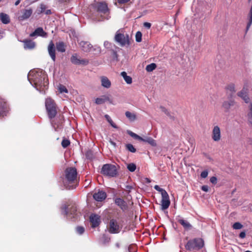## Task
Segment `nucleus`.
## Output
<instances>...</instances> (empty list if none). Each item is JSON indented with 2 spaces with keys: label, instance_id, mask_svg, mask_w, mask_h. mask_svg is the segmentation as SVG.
Here are the masks:
<instances>
[{
  "label": "nucleus",
  "instance_id": "nucleus-13",
  "mask_svg": "<svg viewBox=\"0 0 252 252\" xmlns=\"http://www.w3.org/2000/svg\"><path fill=\"white\" fill-rule=\"evenodd\" d=\"M237 95L242 98L246 103H248L250 102V98L248 96V92L247 88H243L240 92L238 93Z\"/></svg>",
  "mask_w": 252,
  "mask_h": 252
},
{
  "label": "nucleus",
  "instance_id": "nucleus-62",
  "mask_svg": "<svg viewBox=\"0 0 252 252\" xmlns=\"http://www.w3.org/2000/svg\"><path fill=\"white\" fill-rule=\"evenodd\" d=\"M1 0H0V2L1 1Z\"/></svg>",
  "mask_w": 252,
  "mask_h": 252
},
{
  "label": "nucleus",
  "instance_id": "nucleus-4",
  "mask_svg": "<svg viewBox=\"0 0 252 252\" xmlns=\"http://www.w3.org/2000/svg\"><path fill=\"white\" fill-rule=\"evenodd\" d=\"M204 246V241L201 238H195L188 242L185 246L187 250L189 251L198 250Z\"/></svg>",
  "mask_w": 252,
  "mask_h": 252
},
{
  "label": "nucleus",
  "instance_id": "nucleus-9",
  "mask_svg": "<svg viewBox=\"0 0 252 252\" xmlns=\"http://www.w3.org/2000/svg\"><path fill=\"white\" fill-rule=\"evenodd\" d=\"M65 179L69 183L74 181L77 177V171L75 168L70 167L65 170Z\"/></svg>",
  "mask_w": 252,
  "mask_h": 252
},
{
  "label": "nucleus",
  "instance_id": "nucleus-32",
  "mask_svg": "<svg viewBox=\"0 0 252 252\" xmlns=\"http://www.w3.org/2000/svg\"><path fill=\"white\" fill-rule=\"evenodd\" d=\"M227 91H229L231 93L230 96H232V94H234L235 92V85L233 83L228 84L225 88Z\"/></svg>",
  "mask_w": 252,
  "mask_h": 252
},
{
  "label": "nucleus",
  "instance_id": "nucleus-17",
  "mask_svg": "<svg viewBox=\"0 0 252 252\" xmlns=\"http://www.w3.org/2000/svg\"><path fill=\"white\" fill-rule=\"evenodd\" d=\"M48 51L51 59L54 62H55L56 60L55 49L54 44L52 41L48 45Z\"/></svg>",
  "mask_w": 252,
  "mask_h": 252
},
{
  "label": "nucleus",
  "instance_id": "nucleus-34",
  "mask_svg": "<svg viewBox=\"0 0 252 252\" xmlns=\"http://www.w3.org/2000/svg\"><path fill=\"white\" fill-rule=\"evenodd\" d=\"M127 133L132 137L134 138V139H138L139 140L141 141L142 137L139 136L137 134L132 132L130 130H127Z\"/></svg>",
  "mask_w": 252,
  "mask_h": 252
},
{
  "label": "nucleus",
  "instance_id": "nucleus-41",
  "mask_svg": "<svg viewBox=\"0 0 252 252\" xmlns=\"http://www.w3.org/2000/svg\"><path fill=\"white\" fill-rule=\"evenodd\" d=\"M127 168L130 172H133L135 170L136 166L134 163H130L127 165Z\"/></svg>",
  "mask_w": 252,
  "mask_h": 252
},
{
  "label": "nucleus",
  "instance_id": "nucleus-30",
  "mask_svg": "<svg viewBox=\"0 0 252 252\" xmlns=\"http://www.w3.org/2000/svg\"><path fill=\"white\" fill-rule=\"evenodd\" d=\"M107 100H110L109 97L107 96H104L103 98H97L95 99V103L97 104H101L104 103Z\"/></svg>",
  "mask_w": 252,
  "mask_h": 252
},
{
  "label": "nucleus",
  "instance_id": "nucleus-28",
  "mask_svg": "<svg viewBox=\"0 0 252 252\" xmlns=\"http://www.w3.org/2000/svg\"><path fill=\"white\" fill-rule=\"evenodd\" d=\"M121 75L123 77L126 82L128 84L132 83V78L130 76H128L125 71H123L121 73Z\"/></svg>",
  "mask_w": 252,
  "mask_h": 252
},
{
  "label": "nucleus",
  "instance_id": "nucleus-40",
  "mask_svg": "<svg viewBox=\"0 0 252 252\" xmlns=\"http://www.w3.org/2000/svg\"><path fill=\"white\" fill-rule=\"evenodd\" d=\"M126 149L132 153H135L136 152V149L134 147V146L131 144H127L126 145Z\"/></svg>",
  "mask_w": 252,
  "mask_h": 252
},
{
  "label": "nucleus",
  "instance_id": "nucleus-43",
  "mask_svg": "<svg viewBox=\"0 0 252 252\" xmlns=\"http://www.w3.org/2000/svg\"><path fill=\"white\" fill-rule=\"evenodd\" d=\"M58 89H59V92L61 93H68V91H67V89L66 88V87L62 85H60V86L58 87Z\"/></svg>",
  "mask_w": 252,
  "mask_h": 252
},
{
  "label": "nucleus",
  "instance_id": "nucleus-3",
  "mask_svg": "<svg viewBox=\"0 0 252 252\" xmlns=\"http://www.w3.org/2000/svg\"><path fill=\"white\" fill-rule=\"evenodd\" d=\"M62 214L66 217L67 219L72 220L77 219L79 216V213L77 212V209L75 204L67 207L66 205H63L61 207Z\"/></svg>",
  "mask_w": 252,
  "mask_h": 252
},
{
  "label": "nucleus",
  "instance_id": "nucleus-29",
  "mask_svg": "<svg viewBox=\"0 0 252 252\" xmlns=\"http://www.w3.org/2000/svg\"><path fill=\"white\" fill-rule=\"evenodd\" d=\"M126 116L130 121H134L136 119V116L134 113L129 111H126L125 113Z\"/></svg>",
  "mask_w": 252,
  "mask_h": 252
},
{
  "label": "nucleus",
  "instance_id": "nucleus-61",
  "mask_svg": "<svg viewBox=\"0 0 252 252\" xmlns=\"http://www.w3.org/2000/svg\"><path fill=\"white\" fill-rule=\"evenodd\" d=\"M130 247H129V248H128V250H129V251H130Z\"/></svg>",
  "mask_w": 252,
  "mask_h": 252
},
{
  "label": "nucleus",
  "instance_id": "nucleus-48",
  "mask_svg": "<svg viewBox=\"0 0 252 252\" xmlns=\"http://www.w3.org/2000/svg\"><path fill=\"white\" fill-rule=\"evenodd\" d=\"M104 46L105 48L109 49L111 48V44L108 41H106L104 42Z\"/></svg>",
  "mask_w": 252,
  "mask_h": 252
},
{
  "label": "nucleus",
  "instance_id": "nucleus-39",
  "mask_svg": "<svg viewBox=\"0 0 252 252\" xmlns=\"http://www.w3.org/2000/svg\"><path fill=\"white\" fill-rule=\"evenodd\" d=\"M232 227L234 229H240L243 227V225L239 222H236L233 224Z\"/></svg>",
  "mask_w": 252,
  "mask_h": 252
},
{
  "label": "nucleus",
  "instance_id": "nucleus-26",
  "mask_svg": "<svg viewBox=\"0 0 252 252\" xmlns=\"http://www.w3.org/2000/svg\"><path fill=\"white\" fill-rule=\"evenodd\" d=\"M178 221L184 227L185 229L187 230L191 229V225L186 220L183 219H178Z\"/></svg>",
  "mask_w": 252,
  "mask_h": 252
},
{
  "label": "nucleus",
  "instance_id": "nucleus-16",
  "mask_svg": "<svg viewBox=\"0 0 252 252\" xmlns=\"http://www.w3.org/2000/svg\"><path fill=\"white\" fill-rule=\"evenodd\" d=\"M101 85L104 88L109 89L111 86V81L108 77L105 76H102L100 77Z\"/></svg>",
  "mask_w": 252,
  "mask_h": 252
},
{
  "label": "nucleus",
  "instance_id": "nucleus-18",
  "mask_svg": "<svg viewBox=\"0 0 252 252\" xmlns=\"http://www.w3.org/2000/svg\"><path fill=\"white\" fill-rule=\"evenodd\" d=\"M115 203L119 206L122 210L125 211L127 210V205L126 203L121 198H116L115 200Z\"/></svg>",
  "mask_w": 252,
  "mask_h": 252
},
{
  "label": "nucleus",
  "instance_id": "nucleus-20",
  "mask_svg": "<svg viewBox=\"0 0 252 252\" xmlns=\"http://www.w3.org/2000/svg\"><path fill=\"white\" fill-rule=\"evenodd\" d=\"M23 42L24 43V48L25 49L32 50L35 47V43L31 40H25Z\"/></svg>",
  "mask_w": 252,
  "mask_h": 252
},
{
  "label": "nucleus",
  "instance_id": "nucleus-31",
  "mask_svg": "<svg viewBox=\"0 0 252 252\" xmlns=\"http://www.w3.org/2000/svg\"><path fill=\"white\" fill-rule=\"evenodd\" d=\"M56 48L57 50L61 52H64L65 51L64 44L63 42L57 43Z\"/></svg>",
  "mask_w": 252,
  "mask_h": 252
},
{
  "label": "nucleus",
  "instance_id": "nucleus-49",
  "mask_svg": "<svg viewBox=\"0 0 252 252\" xmlns=\"http://www.w3.org/2000/svg\"><path fill=\"white\" fill-rule=\"evenodd\" d=\"M210 182L213 184H215L217 183V179L216 178V177H212L211 178H210Z\"/></svg>",
  "mask_w": 252,
  "mask_h": 252
},
{
  "label": "nucleus",
  "instance_id": "nucleus-25",
  "mask_svg": "<svg viewBox=\"0 0 252 252\" xmlns=\"http://www.w3.org/2000/svg\"><path fill=\"white\" fill-rule=\"evenodd\" d=\"M0 20L4 24H7L10 23V17L7 14L4 13H0Z\"/></svg>",
  "mask_w": 252,
  "mask_h": 252
},
{
  "label": "nucleus",
  "instance_id": "nucleus-15",
  "mask_svg": "<svg viewBox=\"0 0 252 252\" xmlns=\"http://www.w3.org/2000/svg\"><path fill=\"white\" fill-rule=\"evenodd\" d=\"M94 198L97 201H102L106 197V193L102 190H99L93 195Z\"/></svg>",
  "mask_w": 252,
  "mask_h": 252
},
{
  "label": "nucleus",
  "instance_id": "nucleus-35",
  "mask_svg": "<svg viewBox=\"0 0 252 252\" xmlns=\"http://www.w3.org/2000/svg\"><path fill=\"white\" fill-rule=\"evenodd\" d=\"M156 64L155 63H152L150 64L147 65L146 67V70L148 72H151L153 71L156 68Z\"/></svg>",
  "mask_w": 252,
  "mask_h": 252
},
{
  "label": "nucleus",
  "instance_id": "nucleus-45",
  "mask_svg": "<svg viewBox=\"0 0 252 252\" xmlns=\"http://www.w3.org/2000/svg\"><path fill=\"white\" fill-rule=\"evenodd\" d=\"M84 228L82 226H78L76 227V232L79 234H82L84 232Z\"/></svg>",
  "mask_w": 252,
  "mask_h": 252
},
{
  "label": "nucleus",
  "instance_id": "nucleus-57",
  "mask_svg": "<svg viewBox=\"0 0 252 252\" xmlns=\"http://www.w3.org/2000/svg\"><path fill=\"white\" fill-rule=\"evenodd\" d=\"M21 1V0H17L15 2V5H18L20 2Z\"/></svg>",
  "mask_w": 252,
  "mask_h": 252
},
{
  "label": "nucleus",
  "instance_id": "nucleus-63",
  "mask_svg": "<svg viewBox=\"0 0 252 252\" xmlns=\"http://www.w3.org/2000/svg\"><path fill=\"white\" fill-rule=\"evenodd\" d=\"M249 0L250 1L251 0Z\"/></svg>",
  "mask_w": 252,
  "mask_h": 252
},
{
  "label": "nucleus",
  "instance_id": "nucleus-44",
  "mask_svg": "<svg viewBox=\"0 0 252 252\" xmlns=\"http://www.w3.org/2000/svg\"><path fill=\"white\" fill-rule=\"evenodd\" d=\"M70 144V142L67 139H63L62 142V145L63 148H66Z\"/></svg>",
  "mask_w": 252,
  "mask_h": 252
},
{
  "label": "nucleus",
  "instance_id": "nucleus-47",
  "mask_svg": "<svg viewBox=\"0 0 252 252\" xmlns=\"http://www.w3.org/2000/svg\"><path fill=\"white\" fill-rule=\"evenodd\" d=\"M208 172L207 170H204L201 173L200 176L202 178H205L207 177Z\"/></svg>",
  "mask_w": 252,
  "mask_h": 252
},
{
  "label": "nucleus",
  "instance_id": "nucleus-51",
  "mask_svg": "<svg viewBox=\"0 0 252 252\" xmlns=\"http://www.w3.org/2000/svg\"><path fill=\"white\" fill-rule=\"evenodd\" d=\"M144 27H145L147 29H150L151 27V24L150 23L148 22H145L143 24Z\"/></svg>",
  "mask_w": 252,
  "mask_h": 252
},
{
  "label": "nucleus",
  "instance_id": "nucleus-22",
  "mask_svg": "<svg viewBox=\"0 0 252 252\" xmlns=\"http://www.w3.org/2000/svg\"><path fill=\"white\" fill-rule=\"evenodd\" d=\"M247 118L249 126L252 127V103L250 102L249 110L247 112Z\"/></svg>",
  "mask_w": 252,
  "mask_h": 252
},
{
  "label": "nucleus",
  "instance_id": "nucleus-58",
  "mask_svg": "<svg viewBox=\"0 0 252 252\" xmlns=\"http://www.w3.org/2000/svg\"><path fill=\"white\" fill-rule=\"evenodd\" d=\"M64 186H65L66 189H70V186H67L65 184H64Z\"/></svg>",
  "mask_w": 252,
  "mask_h": 252
},
{
  "label": "nucleus",
  "instance_id": "nucleus-5",
  "mask_svg": "<svg viewBox=\"0 0 252 252\" xmlns=\"http://www.w3.org/2000/svg\"><path fill=\"white\" fill-rule=\"evenodd\" d=\"M45 106L49 118L50 119L54 118L57 114L56 107L54 100L50 98H47Z\"/></svg>",
  "mask_w": 252,
  "mask_h": 252
},
{
  "label": "nucleus",
  "instance_id": "nucleus-6",
  "mask_svg": "<svg viewBox=\"0 0 252 252\" xmlns=\"http://www.w3.org/2000/svg\"><path fill=\"white\" fill-rule=\"evenodd\" d=\"M101 173L105 176L113 177L117 175V171L114 165L106 164L102 166Z\"/></svg>",
  "mask_w": 252,
  "mask_h": 252
},
{
  "label": "nucleus",
  "instance_id": "nucleus-56",
  "mask_svg": "<svg viewBox=\"0 0 252 252\" xmlns=\"http://www.w3.org/2000/svg\"><path fill=\"white\" fill-rule=\"evenodd\" d=\"M110 144L113 145L114 147H116V144L115 142H113V141L112 140H110Z\"/></svg>",
  "mask_w": 252,
  "mask_h": 252
},
{
  "label": "nucleus",
  "instance_id": "nucleus-10",
  "mask_svg": "<svg viewBox=\"0 0 252 252\" xmlns=\"http://www.w3.org/2000/svg\"><path fill=\"white\" fill-rule=\"evenodd\" d=\"M79 44L82 50L85 52H90L93 50H97L98 52L100 51V49L99 47H95V46H94L93 48L92 44L88 41H81L79 43Z\"/></svg>",
  "mask_w": 252,
  "mask_h": 252
},
{
  "label": "nucleus",
  "instance_id": "nucleus-52",
  "mask_svg": "<svg viewBox=\"0 0 252 252\" xmlns=\"http://www.w3.org/2000/svg\"><path fill=\"white\" fill-rule=\"evenodd\" d=\"M246 237V232L245 231H242L239 234V237L243 239Z\"/></svg>",
  "mask_w": 252,
  "mask_h": 252
},
{
  "label": "nucleus",
  "instance_id": "nucleus-60",
  "mask_svg": "<svg viewBox=\"0 0 252 252\" xmlns=\"http://www.w3.org/2000/svg\"><path fill=\"white\" fill-rule=\"evenodd\" d=\"M49 13H50V10H48V11L46 12V13H47V14H48Z\"/></svg>",
  "mask_w": 252,
  "mask_h": 252
},
{
  "label": "nucleus",
  "instance_id": "nucleus-11",
  "mask_svg": "<svg viewBox=\"0 0 252 252\" xmlns=\"http://www.w3.org/2000/svg\"><path fill=\"white\" fill-rule=\"evenodd\" d=\"M70 61L74 64L83 65H87L89 62L88 60L81 59L76 54H74L72 55L70 58Z\"/></svg>",
  "mask_w": 252,
  "mask_h": 252
},
{
  "label": "nucleus",
  "instance_id": "nucleus-59",
  "mask_svg": "<svg viewBox=\"0 0 252 252\" xmlns=\"http://www.w3.org/2000/svg\"><path fill=\"white\" fill-rule=\"evenodd\" d=\"M89 152L87 153V155H86L87 157V158H90L89 157Z\"/></svg>",
  "mask_w": 252,
  "mask_h": 252
},
{
  "label": "nucleus",
  "instance_id": "nucleus-7",
  "mask_svg": "<svg viewBox=\"0 0 252 252\" xmlns=\"http://www.w3.org/2000/svg\"><path fill=\"white\" fill-rule=\"evenodd\" d=\"M115 40L121 46H125L129 44V35L120 33V31L117 32L115 36Z\"/></svg>",
  "mask_w": 252,
  "mask_h": 252
},
{
  "label": "nucleus",
  "instance_id": "nucleus-23",
  "mask_svg": "<svg viewBox=\"0 0 252 252\" xmlns=\"http://www.w3.org/2000/svg\"><path fill=\"white\" fill-rule=\"evenodd\" d=\"M212 138L214 141H218L220 139V129L218 126L214 127L213 130Z\"/></svg>",
  "mask_w": 252,
  "mask_h": 252
},
{
  "label": "nucleus",
  "instance_id": "nucleus-33",
  "mask_svg": "<svg viewBox=\"0 0 252 252\" xmlns=\"http://www.w3.org/2000/svg\"><path fill=\"white\" fill-rule=\"evenodd\" d=\"M249 21L248 23L247 24V26L246 27V32H247L249 28H250L252 24V6L250 9V13H249Z\"/></svg>",
  "mask_w": 252,
  "mask_h": 252
},
{
  "label": "nucleus",
  "instance_id": "nucleus-37",
  "mask_svg": "<svg viewBox=\"0 0 252 252\" xmlns=\"http://www.w3.org/2000/svg\"><path fill=\"white\" fill-rule=\"evenodd\" d=\"M234 104V101L230 100L227 102H224L223 104V106L226 109H228L231 106H232Z\"/></svg>",
  "mask_w": 252,
  "mask_h": 252
},
{
  "label": "nucleus",
  "instance_id": "nucleus-24",
  "mask_svg": "<svg viewBox=\"0 0 252 252\" xmlns=\"http://www.w3.org/2000/svg\"><path fill=\"white\" fill-rule=\"evenodd\" d=\"M141 141L148 143L153 147H156L157 146L156 140L151 137L146 136L143 138L142 137Z\"/></svg>",
  "mask_w": 252,
  "mask_h": 252
},
{
  "label": "nucleus",
  "instance_id": "nucleus-1",
  "mask_svg": "<svg viewBox=\"0 0 252 252\" xmlns=\"http://www.w3.org/2000/svg\"><path fill=\"white\" fill-rule=\"evenodd\" d=\"M28 79L37 90L45 92L48 84L47 75L42 70H31L28 75Z\"/></svg>",
  "mask_w": 252,
  "mask_h": 252
},
{
  "label": "nucleus",
  "instance_id": "nucleus-53",
  "mask_svg": "<svg viewBox=\"0 0 252 252\" xmlns=\"http://www.w3.org/2000/svg\"><path fill=\"white\" fill-rule=\"evenodd\" d=\"M160 108L161 109V110L164 112L165 114H166L167 115H168V112L167 111V110L163 106H160Z\"/></svg>",
  "mask_w": 252,
  "mask_h": 252
},
{
  "label": "nucleus",
  "instance_id": "nucleus-14",
  "mask_svg": "<svg viewBox=\"0 0 252 252\" xmlns=\"http://www.w3.org/2000/svg\"><path fill=\"white\" fill-rule=\"evenodd\" d=\"M90 220L92 223V227L94 228L98 226L100 222L99 216L95 214H92L90 216Z\"/></svg>",
  "mask_w": 252,
  "mask_h": 252
},
{
  "label": "nucleus",
  "instance_id": "nucleus-42",
  "mask_svg": "<svg viewBox=\"0 0 252 252\" xmlns=\"http://www.w3.org/2000/svg\"><path fill=\"white\" fill-rule=\"evenodd\" d=\"M135 40L137 42H140L142 40V33L140 32H137L135 35Z\"/></svg>",
  "mask_w": 252,
  "mask_h": 252
},
{
  "label": "nucleus",
  "instance_id": "nucleus-54",
  "mask_svg": "<svg viewBox=\"0 0 252 252\" xmlns=\"http://www.w3.org/2000/svg\"><path fill=\"white\" fill-rule=\"evenodd\" d=\"M129 0H118L119 3H125L128 2Z\"/></svg>",
  "mask_w": 252,
  "mask_h": 252
},
{
  "label": "nucleus",
  "instance_id": "nucleus-8",
  "mask_svg": "<svg viewBox=\"0 0 252 252\" xmlns=\"http://www.w3.org/2000/svg\"><path fill=\"white\" fill-rule=\"evenodd\" d=\"M122 228V225L120 224L116 220L113 219L110 220L108 231L110 233H118Z\"/></svg>",
  "mask_w": 252,
  "mask_h": 252
},
{
  "label": "nucleus",
  "instance_id": "nucleus-12",
  "mask_svg": "<svg viewBox=\"0 0 252 252\" xmlns=\"http://www.w3.org/2000/svg\"><path fill=\"white\" fill-rule=\"evenodd\" d=\"M161 196V209L162 210L167 209L169 207L170 204L169 195L167 193L166 194L163 193V195Z\"/></svg>",
  "mask_w": 252,
  "mask_h": 252
},
{
  "label": "nucleus",
  "instance_id": "nucleus-46",
  "mask_svg": "<svg viewBox=\"0 0 252 252\" xmlns=\"http://www.w3.org/2000/svg\"><path fill=\"white\" fill-rule=\"evenodd\" d=\"M109 240H110V238L109 237H108L107 236H106L104 234L103 235L102 238H101V241L103 242V243L106 244V243L109 242Z\"/></svg>",
  "mask_w": 252,
  "mask_h": 252
},
{
  "label": "nucleus",
  "instance_id": "nucleus-19",
  "mask_svg": "<svg viewBox=\"0 0 252 252\" xmlns=\"http://www.w3.org/2000/svg\"><path fill=\"white\" fill-rule=\"evenodd\" d=\"M47 33L43 31L42 28H38L34 31V32L30 34V36L33 37L34 36H41L45 37Z\"/></svg>",
  "mask_w": 252,
  "mask_h": 252
},
{
  "label": "nucleus",
  "instance_id": "nucleus-21",
  "mask_svg": "<svg viewBox=\"0 0 252 252\" xmlns=\"http://www.w3.org/2000/svg\"><path fill=\"white\" fill-rule=\"evenodd\" d=\"M32 11L31 9H25L23 12V14L19 17L20 20H24L29 18L32 15Z\"/></svg>",
  "mask_w": 252,
  "mask_h": 252
},
{
  "label": "nucleus",
  "instance_id": "nucleus-50",
  "mask_svg": "<svg viewBox=\"0 0 252 252\" xmlns=\"http://www.w3.org/2000/svg\"><path fill=\"white\" fill-rule=\"evenodd\" d=\"M201 189L205 192H207L209 190V187L207 185H204L201 187Z\"/></svg>",
  "mask_w": 252,
  "mask_h": 252
},
{
  "label": "nucleus",
  "instance_id": "nucleus-27",
  "mask_svg": "<svg viewBox=\"0 0 252 252\" xmlns=\"http://www.w3.org/2000/svg\"><path fill=\"white\" fill-rule=\"evenodd\" d=\"M6 110V103L2 99H0V116H3Z\"/></svg>",
  "mask_w": 252,
  "mask_h": 252
},
{
  "label": "nucleus",
  "instance_id": "nucleus-38",
  "mask_svg": "<svg viewBox=\"0 0 252 252\" xmlns=\"http://www.w3.org/2000/svg\"><path fill=\"white\" fill-rule=\"evenodd\" d=\"M154 189L157 191L160 192L161 193V195H163V193L166 194L167 192L164 189L160 188L158 185H155L154 187Z\"/></svg>",
  "mask_w": 252,
  "mask_h": 252
},
{
  "label": "nucleus",
  "instance_id": "nucleus-55",
  "mask_svg": "<svg viewBox=\"0 0 252 252\" xmlns=\"http://www.w3.org/2000/svg\"><path fill=\"white\" fill-rule=\"evenodd\" d=\"M51 125H52L53 127L54 128L55 130H57V128L59 127V126H56L55 124H54L53 122H51Z\"/></svg>",
  "mask_w": 252,
  "mask_h": 252
},
{
  "label": "nucleus",
  "instance_id": "nucleus-36",
  "mask_svg": "<svg viewBox=\"0 0 252 252\" xmlns=\"http://www.w3.org/2000/svg\"><path fill=\"white\" fill-rule=\"evenodd\" d=\"M105 118H106V119L107 120L108 123L111 125V126L115 128H118L117 126L113 123V122L112 121V120L111 119L110 117L108 115H105Z\"/></svg>",
  "mask_w": 252,
  "mask_h": 252
},
{
  "label": "nucleus",
  "instance_id": "nucleus-2",
  "mask_svg": "<svg viewBox=\"0 0 252 252\" xmlns=\"http://www.w3.org/2000/svg\"><path fill=\"white\" fill-rule=\"evenodd\" d=\"M96 11L97 16L101 18V20H108L110 18V11L107 4L104 2H95L91 5V10Z\"/></svg>",
  "mask_w": 252,
  "mask_h": 252
}]
</instances>
